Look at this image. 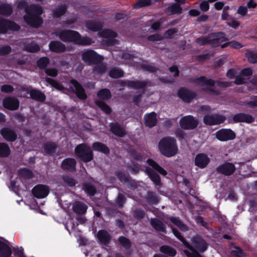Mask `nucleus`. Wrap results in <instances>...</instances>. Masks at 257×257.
<instances>
[{"label":"nucleus","instance_id":"obj_49","mask_svg":"<svg viewBox=\"0 0 257 257\" xmlns=\"http://www.w3.org/2000/svg\"><path fill=\"white\" fill-rule=\"evenodd\" d=\"M245 56L250 63L255 64L257 63V52L247 50L245 52Z\"/></svg>","mask_w":257,"mask_h":257},{"label":"nucleus","instance_id":"obj_8","mask_svg":"<svg viewBox=\"0 0 257 257\" xmlns=\"http://www.w3.org/2000/svg\"><path fill=\"white\" fill-rule=\"evenodd\" d=\"M103 57L98 54L95 51L88 50L82 54V60L88 65L98 64L103 60Z\"/></svg>","mask_w":257,"mask_h":257},{"label":"nucleus","instance_id":"obj_26","mask_svg":"<svg viewBox=\"0 0 257 257\" xmlns=\"http://www.w3.org/2000/svg\"><path fill=\"white\" fill-rule=\"evenodd\" d=\"M58 146L54 142H49L42 146V149L45 154L49 156H54L56 155Z\"/></svg>","mask_w":257,"mask_h":257},{"label":"nucleus","instance_id":"obj_62","mask_svg":"<svg viewBox=\"0 0 257 257\" xmlns=\"http://www.w3.org/2000/svg\"><path fill=\"white\" fill-rule=\"evenodd\" d=\"M126 201V198L122 194H118L117 197L115 200V203L119 208L123 207V205Z\"/></svg>","mask_w":257,"mask_h":257},{"label":"nucleus","instance_id":"obj_13","mask_svg":"<svg viewBox=\"0 0 257 257\" xmlns=\"http://www.w3.org/2000/svg\"><path fill=\"white\" fill-rule=\"evenodd\" d=\"M235 170L236 167L234 164L228 162H225L219 165L216 168V171L217 173L225 176H229L233 175Z\"/></svg>","mask_w":257,"mask_h":257},{"label":"nucleus","instance_id":"obj_2","mask_svg":"<svg viewBox=\"0 0 257 257\" xmlns=\"http://www.w3.org/2000/svg\"><path fill=\"white\" fill-rule=\"evenodd\" d=\"M189 81L190 82L196 83L199 85L203 86L204 85H205L209 86L204 88L203 91L208 94L216 96L219 95L220 94V90L215 89L214 88L210 87L214 86L215 84H216L217 86L222 88L228 87L231 85V82L221 81L219 80H214L212 79H207L204 76H201L195 78H190L189 79Z\"/></svg>","mask_w":257,"mask_h":257},{"label":"nucleus","instance_id":"obj_64","mask_svg":"<svg viewBox=\"0 0 257 257\" xmlns=\"http://www.w3.org/2000/svg\"><path fill=\"white\" fill-rule=\"evenodd\" d=\"M13 251L14 254L16 257H26L24 252V249L22 247L20 248L19 247H14L12 251Z\"/></svg>","mask_w":257,"mask_h":257},{"label":"nucleus","instance_id":"obj_59","mask_svg":"<svg viewBox=\"0 0 257 257\" xmlns=\"http://www.w3.org/2000/svg\"><path fill=\"white\" fill-rule=\"evenodd\" d=\"M127 169L130 171L132 174H137L140 171V166L137 163L133 162L132 165H127Z\"/></svg>","mask_w":257,"mask_h":257},{"label":"nucleus","instance_id":"obj_22","mask_svg":"<svg viewBox=\"0 0 257 257\" xmlns=\"http://www.w3.org/2000/svg\"><path fill=\"white\" fill-rule=\"evenodd\" d=\"M98 242L100 244L107 246L111 240V235L105 229L99 230L96 234Z\"/></svg>","mask_w":257,"mask_h":257},{"label":"nucleus","instance_id":"obj_21","mask_svg":"<svg viewBox=\"0 0 257 257\" xmlns=\"http://www.w3.org/2000/svg\"><path fill=\"white\" fill-rule=\"evenodd\" d=\"M254 120V118L250 114L243 112L236 113L232 117V120L235 123L245 122L251 123L253 122Z\"/></svg>","mask_w":257,"mask_h":257},{"label":"nucleus","instance_id":"obj_23","mask_svg":"<svg viewBox=\"0 0 257 257\" xmlns=\"http://www.w3.org/2000/svg\"><path fill=\"white\" fill-rule=\"evenodd\" d=\"M49 49L51 52L60 54L66 50V47L64 44L59 41H51L49 44Z\"/></svg>","mask_w":257,"mask_h":257},{"label":"nucleus","instance_id":"obj_4","mask_svg":"<svg viewBox=\"0 0 257 257\" xmlns=\"http://www.w3.org/2000/svg\"><path fill=\"white\" fill-rule=\"evenodd\" d=\"M147 163L152 168L148 167H146V174L156 186H160L161 184V180L158 173L162 176H165L168 174L167 172L152 159H148Z\"/></svg>","mask_w":257,"mask_h":257},{"label":"nucleus","instance_id":"obj_46","mask_svg":"<svg viewBox=\"0 0 257 257\" xmlns=\"http://www.w3.org/2000/svg\"><path fill=\"white\" fill-rule=\"evenodd\" d=\"M172 230L174 235L182 242L184 247L190 246L189 245V242L186 240L185 237L181 235V233L177 228L172 227Z\"/></svg>","mask_w":257,"mask_h":257},{"label":"nucleus","instance_id":"obj_63","mask_svg":"<svg viewBox=\"0 0 257 257\" xmlns=\"http://www.w3.org/2000/svg\"><path fill=\"white\" fill-rule=\"evenodd\" d=\"M196 42L200 46H204L206 45H211V39L206 37H200L196 40Z\"/></svg>","mask_w":257,"mask_h":257},{"label":"nucleus","instance_id":"obj_35","mask_svg":"<svg viewBox=\"0 0 257 257\" xmlns=\"http://www.w3.org/2000/svg\"><path fill=\"white\" fill-rule=\"evenodd\" d=\"M160 251L168 257H174L177 254L176 250L168 245H163L160 247Z\"/></svg>","mask_w":257,"mask_h":257},{"label":"nucleus","instance_id":"obj_30","mask_svg":"<svg viewBox=\"0 0 257 257\" xmlns=\"http://www.w3.org/2000/svg\"><path fill=\"white\" fill-rule=\"evenodd\" d=\"M29 92L32 99L39 102H43L46 99L45 94L39 90L32 88Z\"/></svg>","mask_w":257,"mask_h":257},{"label":"nucleus","instance_id":"obj_45","mask_svg":"<svg viewBox=\"0 0 257 257\" xmlns=\"http://www.w3.org/2000/svg\"><path fill=\"white\" fill-rule=\"evenodd\" d=\"M10 148L7 144L0 143V157H8L10 155Z\"/></svg>","mask_w":257,"mask_h":257},{"label":"nucleus","instance_id":"obj_58","mask_svg":"<svg viewBox=\"0 0 257 257\" xmlns=\"http://www.w3.org/2000/svg\"><path fill=\"white\" fill-rule=\"evenodd\" d=\"M243 104L250 108L257 107V95L250 96V100L244 102Z\"/></svg>","mask_w":257,"mask_h":257},{"label":"nucleus","instance_id":"obj_32","mask_svg":"<svg viewBox=\"0 0 257 257\" xmlns=\"http://www.w3.org/2000/svg\"><path fill=\"white\" fill-rule=\"evenodd\" d=\"M92 147L94 151L101 152L106 155L110 154L109 148L102 143L94 142L92 144Z\"/></svg>","mask_w":257,"mask_h":257},{"label":"nucleus","instance_id":"obj_61","mask_svg":"<svg viewBox=\"0 0 257 257\" xmlns=\"http://www.w3.org/2000/svg\"><path fill=\"white\" fill-rule=\"evenodd\" d=\"M102 36L103 37H105L106 38L113 39L116 38L117 35L116 32L112 30L106 29L103 31L102 33Z\"/></svg>","mask_w":257,"mask_h":257},{"label":"nucleus","instance_id":"obj_27","mask_svg":"<svg viewBox=\"0 0 257 257\" xmlns=\"http://www.w3.org/2000/svg\"><path fill=\"white\" fill-rule=\"evenodd\" d=\"M87 206L84 202L76 201L74 202L72 209L74 213L78 215L85 214L87 209Z\"/></svg>","mask_w":257,"mask_h":257},{"label":"nucleus","instance_id":"obj_48","mask_svg":"<svg viewBox=\"0 0 257 257\" xmlns=\"http://www.w3.org/2000/svg\"><path fill=\"white\" fill-rule=\"evenodd\" d=\"M118 241L126 250L130 249L132 247V244L131 240L125 236H119L118 238Z\"/></svg>","mask_w":257,"mask_h":257},{"label":"nucleus","instance_id":"obj_54","mask_svg":"<svg viewBox=\"0 0 257 257\" xmlns=\"http://www.w3.org/2000/svg\"><path fill=\"white\" fill-rule=\"evenodd\" d=\"M115 175L121 182L125 184L126 181L130 178L131 176L129 174H126L123 171H119L115 173Z\"/></svg>","mask_w":257,"mask_h":257},{"label":"nucleus","instance_id":"obj_17","mask_svg":"<svg viewBox=\"0 0 257 257\" xmlns=\"http://www.w3.org/2000/svg\"><path fill=\"white\" fill-rule=\"evenodd\" d=\"M49 193V189L48 186L43 184L37 185L32 190L33 195L38 199L45 198Z\"/></svg>","mask_w":257,"mask_h":257},{"label":"nucleus","instance_id":"obj_14","mask_svg":"<svg viewBox=\"0 0 257 257\" xmlns=\"http://www.w3.org/2000/svg\"><path fill=\"white\" fill-rule=\"evenodd\" d=\"M225 120L224 116L218 114H207L203 117V122L208 125L219 124L223 123Z\"/></svg>","mask_w":257,"mask_h":257},{"label":"nucleus","instance_id":"obj_40","mask_svg":"<svg viewBox=\"0 0 257 257\" xmlns=\"http://www.w3.org/2000/svg\"><path fill=\"white\" fill-rule=\"evenodd\" d=\"M98 98L103 100H107L111 97L110 91L107 88H103L99 90L97 93Z\"/></svg>","mask_w":257,"mask_h":257},{"label":"nucleus","instance_id":"obj_51","mask_svg":"<svg viewBox=\"0 0 257 257\" xmlns=\"http://www.w3.org/2000/svg\"><path fill=\"white\" fill-rule=\"evenodd\" d=\"M129 155L135 161L141 162L143 160V155L137 150L131 149L127 151Z\"/></svg>","mask_w":257,"mask_h":257},{"label":"nucleus","instance_id":"obj_10","mask_svg":"<svg viewBox=\"0 0 257 257\" xmlns=\"http://www.w3.org/2000/svg\"><path fill=\"white\" fill-rule=\"evenodd\" d=\"M21 27L14 21L0 19V34H6L8 31H18Z\"/></svg>","mask_w":257,"mask_h":257},{"label":"nucleus","instance_id":"obj_31","mask_svg":"<svg viewBox=\"0 0 257 257\" xmlns=\"http://www.w3.org/2000/svg\"><path fill=\"white\" fill-rule=\"evenodd\" d=\"M86 27L92 32H98L103 28L102 24L100 22L93 20H89L86 22Z\"/></svg>","mask_w":257,"mask_h":257},{"label":"nucleus","instance_id":"obj_47","mask_svg":"<svg viewBox=\"0 0 257 257\" xmlns=\"http://www.w3.org/2000/svg\"><path fill=\"white\" fill-rule=\"evenodd\" d=\"M96 64V65L93 67L92 70L94 74L102 75L106 71L107 67L105 65L101 62Z\"/></svg>","mask_w":257,"mask_h":257},{"label":"nucleus","instance_id":"obj_12","mask_svg":"<svg viewBox=\"0 0 257 257\" xmlns=\"http://www.w3.org/2000/svg\"><path fill=\"white\" fill-rule=\"evenodd\" d=\"M215 135L216 138L221 142L233 140L236 138L235 133L230 128H221Z\"/></svg>","mask_w":257,"mask_h":257},{"label":"nucleus","instance_id":"obj_41","mask_svg":"<svg viewBox=\"0 0 257 257\" xmlns=\"http://www.w3.org/2000/svg\"><path fill=\"white\" fill-rule=\"evenodd\" d=\"M18 174L20 177L25 179H30L34 176L32 171L27 168L20 169L18 171Z\"/></svg>","mask_w":257,"mask_h":257},{"label":"nucleus","instance_id":"obj_36","mask_svg":"<svg viewBox=\"0 0 257 257\" xmlns=\"http://www.w3.org/2000/svg\"><path fill=\"white\" fill-rule=\"evenodd\" d=\"M82 188L88 196H93L97 192L95 187L89 182H85L82 184Z\"/></svg>","mask_w":257,"mask_h":257},{"label":"nucleus","instance_id":"obj_19","mask_svg":"<svg viewBox=\"0 0 257 257\" xmlns=\"http://www.w3.org/2000/svg\"><path fill=\"white\" fill-rule=\"evenodd\" d=\"M77 162L76 160L72 158H67L64 159L61 162V169L66 172H74L76 170Z\"/></svg>","mask_w":257,"mask_h":257},{"label":"nucleus","instance_id":"obj_28","mask_svg":"<svg viewBox=\"0 0 257 257\" xmlns=\"http://www.w3.org/2000/svg\"><path fill=\"white\" fill-rule=\"evenodd\" d=\"M150 81L148 80H130L129 82L130 88L135 89L137 90L144 89L149 84Z\"/></svg>","mask_w":257,"mask_h":257},{"label":"nucleus","instance_id":"obj_3","mask_svg":"<svg viewBox=\"0 0 257 257\" xmlns=\"http://www.w3.org/2000/svg\"><path fill=\"white\" fill-rule=\"evenodd\" d=\"M44 13L43 8L38 5L33 4L26 10V14L24 16L26 23L32 28H38L43 23L41 15Z\"/></svg>","mask_w":257,"mask_h":257},{"label":"nucleus","instance_id":"obj_55","mask_svg":"<svg viewBox=\"0 0 257 257\" xmlns=\"http://www.w3.org/2000/svg\"><path fill=\"white\" fill-rule=\"evenodd\" d=\"M152 0H138L134 4V8L136 9H140L144 7L149 6L151 5Z\"/></svg>","mask_w":257,"mask_h":257},{"label":"nucleus","instance_id":"obj_1","mask_svg":"<svg viewBox=\"0 0 257 257\" xmlns=\"http://www.w3.org/2000/svg\"><path fill=\"white\" fill-rule=\"evenodd\" d=\"M54 34L64 42L73 43L80 46H87L92 43L91 38L82 37L78 32L74 30H61L55 32Z\"/></svg>","mask_w":257,"mask_h":257},{"label":"nucleus","instance_id":"obj_20","mask_svg":"<svg viewBox=\"0 0 257 257\" xmlns=\"http://www.w3.org/2000/svg\"><path fill=\"white\" fill-rule=\"evenodd\" d=\"M210 159L204 153H199L196 155L194 158V165L201 169L206 168L210 163Z\"/></svg>","mask_w":257,"mask_h":257},{"label":"nucleus","instance_id":"obj_34","mask_svg":"<svg viewBox=\"0 0 257 257\" xmlns=\"http://www.w3.org/2000/svg\"><path fill=\"white\" fill-rule=\"evenodd\" d=\"M110 131L114 135L119 137H123L125 136V131L118 123H111Z\"/></svg>","mask_w":257,"mask_h":257},{"label":"nucleus","instance_id":"obj_15","mask_svg":"<svg viewBox=\"0 0 257 257\" xmlns=\"http://www.w3.org/2000/svg\"><path fill=\"white\" fill-rule=\"evenodd\" d=\"M0 134L8 142H14L18 139L16 131L10 126L4 127L0 130Z\"/></svg>","mask_w":257,"mask_h":257},{"label":"nucleus","instance_id":"obj_38","mask_svg":"<svg viewBox=\"0 0 257 257\" xmlns=\"http://www.w3.org/2000/svg\"><path fill=\"white\" fill-rule=\"evenodd\" d=\"M95 104L106 114L108 115L112 112L111 108L103 101L96 100Z\"/></svg>","mask_w":257,"mask_h":257},{"label":"nucleus","instance_id":"obj_16","mask_svg":"<svg viewBox=\"0 0 257 257\" xmlns=\"http://www.w3.org/2000/svg\"><path fill=\"white\" fill-rule=\"evenodd\" d=\"M178 96L186 103H190L196 96V93L186 88L181 87L177 91Z\"/></svg>","mask_w":257,"mask_h":257},{"label":"nucleus","instance_id":"obj_24","mask_svg":"<svg viewBox=\"0 0 257 257\" xmlns=\"http://www.w3.org/2000/svg\"><path fill=\"white\" fill-rule=\"evenodd\" d=\"M210 36L214 38L211 39V45L213 46L228 40L226 35L222 32L211 33Z\"/></svg>","mask_w":257,"mask_h":257},{"label":"nucleus","instance_id":"obj_33","mask_svg":"<svg viewBox=\"0 0 257 257\" xmlns=\"http://www.w3.org/2000/svg\"><path fill=\"white\" fill-rule=\"evenodd\" d=\"M12 249L6 242L0 240V257H11Z\"/></svg>","mask_w":257,"mask_h":257},{"label":"nucleus","instance_id":"obj_18","mask_svg":"<svg viewBox=\"0 0 257 257\" xmlns=\"http://www.w3.org/2000/svg\"><path fill=\"white\" fill-rule=\"evenodd\" d=\"M3 106L10 110H16L20 106L19 99L14 97L9 96L3 100Z\"/></svg>","mask_w":257,"mask_h":257},{"label":"nucleus","instance_id":"obj_53","mask_svg":"<svg viewBox=\"0 0 257 257\" xmlns=\"http://www.w3.org/2000/svg\"><path fill=\"white\" fill-rule=\"evenodd\" d=\"M45 80L48 83L57 90H62L64 89V86L61 84L51 78L46 77Z\"/></svg>","mask_w":257,"mask_h":257},{"label":"nucleus","instance_id":"obj_56","mask_svg":"<svg viewBox=\"0 0 257 257\" xmlns=\"http://www.w3.org/2000/svg\"><path fill=\"white\" fill-rule=\"evenodd\" d=\"M234 248L235 250H232L230 252L232 257H246V254L240 247L235 246Z\"/></svg>","mask_w":257,"mask_h":257},{"label":"nucleus","instance_id":"obj_9","mask_svg":"<svg viewBox=\"0 0 257 257\" xmlns=\"http://www.w3.org/2000/svg\"><path fill=\"white\" fill-rule=\"evenodd\" d=\"M70 83L71 86L69 89L79 99L85 100L87 98L84 88L77 80L72 79L70 81Z\"/></svg>","mask_w":257,"mask_h":257},{"label":"nucleus","instance_id":"obj_42","mask_svg":"<svg viewBox=\"0 0 257 257\" xmlns=\"http://www.w3.org/2000/svg\"><path fill=\"white\" fill-rule=\"evenodd\" d=\"M167 11L171 13V15L181 14L183 12L182 8L177 3H173L167 8Z\"/></svg>","mask_w":257,"mask_h":257},{"label":"nucleus","instance_id":"obj_25","mask_svg":"<svg viewBox=\"0 0 257 257\" xmlns=\"http://www.w3.org/2000/svg\"><path fill=\"white\" fill-rule=\"evenodd\" d=\"M144 121L146 126L150 128L153 127L157 123V113L153 111L145 114L144 117Z\"/></svg>","mask_w":257,"mask_h":257},{"label":"nucleus","instance_id":"obj_6","mask_svg":"<svg viewBox=\"0 0 257 257\" xmlns=\"http://www.w3.org/2000/svg\"><path fill=\"white\" fill-rule=\"evenodd\" d=\"M189 245L190 246L184 247L187 249L183 250L187 257H194L193 253L196 252L200 254V253L205 251L208 248V245L206 241L198 235L192 238L191 244L189 243Z\"/></svg>","mask_w":257,"mask_h":257},{"label":"nucleus","instance_id":"obj_60","mask_svg":"<svg viewBox=\"0 0 257 257\" xmlns=\"http://www.w3.org/2000/svg\"><path fill=\"white\" fill-rule=\"evenodd\" d=\"M146 212L142 209L136 208L134 211V217L137 219H142L146 216Z\"/></svg>","mask_w":257,"mask_h":257},{"label":"nucleus","instance_id":"obj_39","mask_svg":"<svg viewBox=\"0 0 257 257\" xmlns=\"http://www.w3.org/2000/svg\"><path fill=\"white\" fill-rule=\"evenodd\" d=\"M108 75L112 78L117 79L123 77L124 72L120 68L114 67L109 71Z\"/></svg>","mask_w":257,"mask_h":257},{"label":"nucleus","instance_id":"obj_50","mask_svg":"<svg viewBox=\"0 0 257 257\" xmlns=\"http://www.w3.org/2000/svg\"><path fill=\"white\" fill-rule=\"evenodd\" d=\"M147 200L150 204H157L159 202V197L156 193L150 191L148 192Z\"/></svg>","mask_w":257,"mask_h":257},{"label":"nucleus","instance_id":"obj_37","mask_svg":"<svg viewBox=\"0 0 257 257\" xmlns=\"http://www.w3.org/2000/svg\"><path fill=\"white\" fill-rule=\"evenodd\" d=\"M67 7L66 5L58 6L53 12V16L54 18L57 19L63 16L67 12Z\"/></svg>","mask_w":257,"mask_h":257},{"label":"nucleus","instance_id":"obj_5","mask_svg":"<svg viewBox=\"0 0 257 257\" xmlns=\"http://www.w3.org/2000/svg\"><path fill=\"white\" fill-rule=\"evenodd\" d=\"M160 153L167 158L175 156L178 152L176 139L171 137H165L160 140L158 144Z\"/></svg>","mask_w":257,"mask_h":257},{"label":"nucleus","instance_id":"obj_43","mask_svg":"<svg viewBox=\"0 0 257 257\" xmlns=\"http://www.w3.org/2000/svg\"><path fill=\"white\" fill-rule=\"evenodd\" d=\"M13 13L11 6L8 4H3L0 5V15L9 16Z\"/></svg>","mask_w":257,"mask_h":257},{"label":"nucleus","instance_id":"obj_11","mask_svg":"<svg viewBox=\"0 0 257 257\" xmlns=\"http://www.w3.org/2000/svg\"><path fill=\"white\" fill-rule=\"evenodd\" d=\"M180 127L185 130H190L195 128L198 124V121L194 116L188 115L182 117L180 121Z\"/></svg>","mask_w":257,"mask_h":257},{"label":"nucleus","instance_id":"obj_7","mask_svg":"<svg viewBox=\"0 0 257 257\" xmlns=\"http://www.w3.org/2000/svg\"><path fill=\"white\" fill-rule=\"evenodd\" d=\"M76 157L82 162L87 163L93 160L94 154L90 147L85 143L77 145L74 149Z\"/></svg>","mask_w":257,"mask_h":257},{"label":"nucleus","instance_id":"obj_29","mask_svg":"<svg viewBox=\"0 0 257 257\" xmlns=\"http://www.w3.org/2000/svg\"><path fill=\"white\" fill-rule=\"evenodd\" d=\"M151 226L157 231L166 233V227L165 224L157 218H151L150 219Z\"/></svg>","mask_w":257,"mask_h":257},{"label":"nucleus","instance_id":"obj_52","mask_svg":"<svg viewBox=\"0 0 257 257\" xmlns=\"http://www.w3.org/2000/svg\"><path fill=\"white\" fill-rule=\"evenodd\" d=\"M62 180L64 185L67 187H74L77 183L76 181L74 178L70 177L68 175H65L63 176Z\"/></svg>","mask_w":257,"mask_h":257},{"label":"nucleus","instance_id":"obj_44","mask_svg":"<svg viewBox=\"0 0 257 257\" xmlns=\"http://www.w3.org/2000/svg\"><path fill=\"white\" fill-rule=\"evenodd\" d=\"M50 63V60L47 57L40 58L36 62L37 67L42 70H45Z\"/></svg>","mask_w":257,"mask_h":257},{"label":"nucleus","instance_id":"obj_57","mask_svg":"<svg viewBox=\"0 0 257 257\" xmlns=\"http://www.w3.org/2000/svg\"><path fill=\"white\" fill-rule=\"evenodd\" d=\"M25 50L29 52L36 53L40 50V48L36 43L32 42L26 46Z\"/></svg>","mask_w":257,"mask_h":257}]
</instances>
